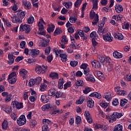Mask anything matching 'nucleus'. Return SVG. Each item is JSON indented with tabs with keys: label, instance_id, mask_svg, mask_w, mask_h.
<instances>
[{
	"label": "nucleus",
	"instance_id": "nucleus-1",
	"mask_svg": "<svg viewBox=\"0 0 131 131\" xmlns=\"http://www.w3.org/2000/svg\"><path fill=\"white\" fill-rule=\"evenodd\" d=\"M56 106H51V104L48 103L46 104L45 105H43L42 106V111H47V110H51V111H53V114H57V113H59L60 112L59 110H55L56 109Z\"/></svg>",
	"mask_w": 131,
	"mask_h": 131
},
{
	"label": "nucleus",
	"instance_id": "nucleus-2",
	"mask_svg": "<svg viewBox=\"0 0 131 131\" xmlns=\"http://www.w3.org/2000/svg\"><path fill=\"white\" fill-rule=\"evenodd\" d=\"M90 16L91 20L94 18L93 21H92L93 25H96L99 22V15L98 14H96L95 11H91L90 12Z\"/></svg>",
	"mask_w": 131,
	"mask_h": 131
},
{
	"label": "nucleus",
	"instance_id": "nucleus-3",
	"mask_svg": "<svg viewBox=\"0 0 131 131\" xmlns=\"http://www.w3.org/2000/svg\"><path fill=\"white\" fill-rule=\"evenodd\" d=\"M41 80L42 79L40 77H38L35 79H30L29 82V85L32 86V85H34V84H39Z\"/></svg>",
	"mask_w": 131,
	"mask_h": 131
},
{
	"label": "nucleus",
	"instance_id": "nucleus-4",
	"mask_svg": "<svg viewBox=\"0 0 131 131\" xmlns=\"http://www.w3.org/2000/svg\"><path fill=\"white\" fill-rule=\"evenodd\" d=\"M35 71L38 74H43L47 71V68L45 66H37L36 67Z\"/></svg>",
	"mask_w": 131,
	"mask_h": 131
},
{
	"label": "nucleus",
	"instance_id": "nucleus-5",
	"mask_svg": "<svg viewBox=\"0 0 131 131\" xmlns=\"http://www.w3.org/2000/svg\"><path fill=\"white\" fill-rule=\"evenodd\" d=\"M17 122L18 125H24V124L26 123V118H25V116L21 115L19 118L17 119Z\"/></svg>",
	"mask_w": 131,
	"mask_h": 131
},
{
	"label": "nucleus",
	"instance_id": "nucleus-6",
	"mask_svg": "<svg viewBox=\"0 0 131 131\" xmlns=\"http://www.w3.org/2000/svg\"><path fill=\"white\" fill-rule=\"evenodd\" d=\"M11 107H13L14 108L15 107L16 109H21L23 108V103H19L17 101H12Z\"/></svg>",
	"mask_w": 131,
	"mask_h": 131
},
{
	"label": "nucleus",
	"instance_id": "nucleus-7",
	"mask_svg": "<svg viewBox=\"0 0 131 131\" xmlns=\"http://www.w3.org/2000/svg\"><path fill=\"white\" fill-rule=\"evenodd\" d=\"M20 31H25L26 33L30 32V26L25 24L24 26L21 25L20 27Z\"/></svg>",
	"mask_w": 131,
	"mask_h": 131
},
{
	"label": "nucleus",
	"instance_id": "nucleus-8",
	"mask_svg": "<svg viewBox=\"0 0 131 131\" xmlns=\"http://www.w3.org/2000/svg\"><path fill=\"white\" fill-rule=\"evenodd\" d=\"M121 116H122V114L118 113H114L112 115H111L113 121H116V118H120Z\"/></svg>",
	"mask_w": 131,
	"mask_h": 131
},
{
	"label": "nucleus",
	"instance_id": "nucleus-9",
	"mask_svg": "<svg viewBox=\"0 0 131 131\" xmlns=\"http://www.w3.org/2000/svg\"><path fill=\"white\" fill-rule=\"evenodd\" d=\"M84 116L86 117V119L89 123H93V119H92V116H91V114L89 111H85Z\"/></svg>",
	"mask_w": 131,
	"mask_h": 131
},
{
	"label": "nucleus",
	"instance_id": "nucleus-10",
	"mask_svg": "<svg viewBox=\"0 0 131 131\" xmlns=\"http://www.w3.org/2000/svg\"><path fill=\"white\" fill-rule=\"evenodd\" d=\"M11 18L13 23H21V22L19 16L18 15H16V14L12 15L11 16Z\"/></svg>",
	"mask_w": 131,
	"mask_h": 131
},
{
	"label": "nucleus",
	"instance_id": "nucleus-11",
	"mask_svg": "<svg viewBox=\"0 0 131 131\" xmlns=\"http://www.w3.org/2000/svg\"><path fill=\"white\" fill-rule=\"evenodd\" d=\"M2 108L4 111H5V112L7 113L8 114L12 113V105L9 106V105L5 104L2 106Z\"/></svg>",
	"mask_w": 131,
	"mask_h": 131
},
{
	"label": "nucleus",
	"instance_id": "nucleus-12",
	"mask_svg": "<svg viewBox=\"0 0 131 131\" xmlns=\"http://www.w3.org/2000/svg\"><path fill=\"white\" fill-rule=\"evenodd\" d=\"M103 38L105 41H109V42H111L113 40V38L111 37V34L110 33L104 35L103 36Z\"/></svg>",
	"mask_w": 131,
	"mask_h": 131
},
{
	"label": "nucleus",
	"instance_id": "nucleus-13",
	"mask_svg": "<svg viewBox=\"0 0 131 131\" xmlns=\"http://www.w3.org/2000/svg\"><path fill=\"white\" fill-rule=\"evenodd\" d=\"M79 31V35L81 37L83 40H86L88 38V35L83 33V31L81 30H77Z\"/></svg>",
	"mask_w": 131,
	"mask_h": 131
},
{
	"label": "nucleus",
	"instance_id": "nucleus-14",
	"mask_svg": "<svg viewBox=\"0 0 131 131\" xmlns=\"http://www.w3.org/2000/svg\"><path fill=\"white\" fill-rule=\"evenodd\" d=\"M14 58H15V56H14V55H13V54H8L9 60L8 61V63L9 65H12V64L14 63V61H15V59Z\"/></svg>",
	"mask_w": 131,
	"mask_h": 131
},
{
	"label": "nucleus",
	"instance_id": "nucleus-15",
	"mask_svg": "<svg viewBox=\"0 0 131 131\" xmlns=\"http://www.w3.org/2000/svg\"><path fill=\"white\" fill-rule=\"evenodd\" d=\"M94 101L93 99L90 97L87 99V106L89 107V108H93L94 107Z\"/></svg>",
	"mask_w": 131,
	"mask_h": 131
},
{
	"label": "nucleus",
	"instance_id": "nucleus-16",
	"mask_svg": "<svg viewBox=\"0 0 131 131\" xmlns=\"http://www.w3.org/2000/svg\"><path fill=\"white\" fill-rule=\"evenodd\" d=\"M115 11L116 13H121V12H123V7L121 5H116L115 6Z\"/></svg>",
	"mask_w": 131,
	"mask_h": 131
},
{
	"label": "nucleus",
	"instance_id": "nucleus-17",
	"mask_svg": "<svg viewBox=\"0 0 131 131\" xmlns=\"http://www.w3.org/2000/svg\"><path fill=\"white\" fill-rule=\"evenodd\" d=\"M91 63L93 67H94V68H96V69L101 67V63L97 60H94Z\"/></svg>",
	"mask_w": 131,
	"mask_h": 131
},
{
	"label": "nucleus",
	"instance_id": "nucleus-18",
	"mask_svg": "<svg viewBox=\"0 0 131 131\" xmlns=\"http://www.w3.org/2000/svg\"><path fill=\"white\" fill-rule=\"evenodd\" d=\"M114 38L118 39L119 40H122L123 39V35L121 33H117L114 34Z\"/></svg>",
	"mask_w": 131,
	"mask_h": 131
},
{
	"label": "nucleus",
	"instance_id": "nucleus-19",
	"mask_svg": "<svg viewBox=\"0 0 131 131\" xmlns=\"http://www.w3.org/2000/svg\"><path fill=\"white\" fill-rule=\"evenodd\" d=\"M31 55L33 58H35V57L39 55V50L37 49H32L31 50Z\"/></svg>",
	"mask_w": 131,
	"mask_h": 131
},
{
	"label": "nucleus",
	"instance_id": "nucleus-20",
	"mask_svg": "<svg viewBox=\"0 0 131 131\" xmlns=\"http://www.w3.org/2000/svg\"><path fill=\"white\" fill-rule=\"evenodd\" d=\"M23 5H24L25 9H28V10L31 9V4L29 2L23 1Z\"/></svg>",
	"mask_w": 131,
	"mask_h": 131
},
{
	"label": "nucleus",
	"instance_id": "nucleus-21",
	"mask_svg": "<svg viewBox=\"0 0 131 131\" xmlns=\"http://www.w3.org/2000/svg\"><path fill=\"white\" fill-rule=\"evenodd\" d=\"M86 80L87 81H90L91 82H95L96 79L94 78V76L92 75H88Z\"/></svg>",
	"mask_w": 131,
	"mask_h": 131
},
{
	"label": "nucleus",
	"instance_id": "nucleus-22",
	"mask_svg": "<svg viewBox=\"0 0 131 131\" xmlns=\"http://www.w3.org/2000/svg\"><path fill=\"white\" fill-rule=\"evenodd\" d=\"M113 56L115 58H116L117 59H121L123 56L122 54L117 51H115L113 53Z\"/></svg>",
	"mask_w": 131,
	"mask_h": 131
},
{
	"label": "nucleus",
	"instance_id": "nucleus-23",
	"mask_svg": "<svg viewBox=\"0 0 131 131\" xmlns=\"http://www.w3.org/2000/svg\"><path fill=\"white\" fill-rule=\"evenodd\" d=\"M39 38H40V39H42L43 41L42 42V43L41 44L42 47H48V46L49 45V42H50V39L47 40V41H46V40H45V39H43V38H41L40 37H38Z\"/></svg>",
	"mask_w": 131,
	"mask_h": 131
},
{
	"label": "nucleus",
	"instance_id": "nucleus-24",
	"mask_svg": "<svg viewBox=\"0 0 131 131\" xmlns=\"http://www.w3.org/2000/svg\"><path fill=\"white\" fill-rule=\"evenodd\" d=\"M98 34H104V33H106V29H104L102 27H100V25H98V29L97 31Z\"/></svg>",
	"mask_w": 131,
	"mask_h": 131
},
{
	"label": "nucleus",
	"instance_id": "nucleus-25",
	"mask_svg": "<svg viewBox=\"0 0 131 131\" xmlns=\"http://www.w3.org/2000/svg\"><path fill=\"white\" fill-rule=\"evenodd\" d=\"M25 15H26V12L25 11H23L19 13H17V16L19 18L20 20H21V22H22V20H23L24 17H25Z\"/></svg>",
	"mask_w": 131,
	"mask_h": 131
},
{
	"label": "nucleus",
	"instance_id": "nucleus-26",
	"mask_svg": "<svg viewBox=\"0 0 131 131\" xmlns=\"http://www.w3.org/2000/svg\"><path fill=\"white\" fill-rule=\"evenodd\" d=\"M49 77L53 79H58L59 75L57 73H51L49 75Z\"/></svg>",
	"mask_w": 131,
	"mask_h": 131
},
{
	"label": "nucleus",
	"instance_id": "nucleus-27",
	"mask_svg": "<svg viewBox=\"0 0 131 131\" xmlns=\"http://www.w3.org/2000/svg\"><path fill=\"white\" fill-rule=\"evenodd\" d=\"M89 97H95L97 99H101V98L102 97V96H101V94L97 92L91 93V95H89Z\"/></svg>",
	"mask_w": 131,
	"mask_h": 131
},
{
	"label": "nucleus",
	"instance_id": "nucleus-28",
	"mask_svg": "<svg viewBox=\"0 0 131 131\" xmlns=\"http://www.w3.org/2000/svg\"><path fill=\"white\" fill-rule=\"evenodd\" d=\"M103 97L108 101L112 99V97H111V93L110 92L104 94Z\"/></svg>",
	"mask_w": 131,
	"mask_h": 131
},
{
	"label": "nucleus",
	"instance_id": "nucleus-29",
	"mask_svg": "<svg viewBox=\"0 0 131 131\" xmlns=\"http://www.w3.org/2000/svg\"><path fill=\"white\" fill-rule=\"evenodd\" d=\"M56 93H57V90L55 89H50L48 91V96H49V97H52V96L55 95Z\"/></svg>",
	"mask_w": 131,
	"mask_h": 131
},
{
	"label": "nucleus",
	"instance_id": "nucleus-30",
	"mask_svg": "<svg viewBox=\"0 0 131 131\" xmlns=\"http://www.w3.org/2000/svg\"><path fill=\"white\" fill-rule=\"evenodd\" d=\"M114 131H122V125L120 124L116 125L114 128Z\"/></svg>",
	"mask_w": 131,
	"mask_h": 131
},
{
	"label": "nucleus",
	"instance_id": "nucleus-31",
	"mask_svg": "<svg viewBox=\"0 0 131 131\" xmlns=\"http://www.w3.org/2000/svg\"><path fill=\"white\" fill-rule=\"evenodd\" d=\"M8 121L6 120H4V121L2 123L3 129H7V128H8Z\"/></svg>",
	"mask_w": 131,
	"mask_h": 131
},
{
	"label": "nucleus",
	"instance_id": "nucleus-32",
	"mask_svg": "<svg viewBox=\"0 0 131 131\" xmlns=\"http://www.w3.org/2000/svg\"><path fill=\"white\" fill-rule=\"evenodd\" d=\"M63 84H64V79H60L58 81V88L60 90L63 89Z\"/></svg>",
	"mask_w": 131,
	"mask_h": 131
},
{
	"label": "nucleus",
	"instance_id": "nucleus-33",
	"mask_svg": "<svg viewBox=\"0 0 131 131\" xmlns=\"http://www.w3.org/2000/svg\"><path fill=\"white\" fill-rule=\"evenodd\" d=\"M59 57L61 58L62 62H66V61H67V55L60 54Z\"/></svg>",
	"mask_w": 131,
	"mask_h": 131
},
{
	"label": "nucleus",
	"instance_id": "nucleus-34",
	"mask_svg": "<svg viewBox=\"0 0 131 131\" xmlns=\"http://www.w3.org/2000/svg\"><path fill=\"white\" fill-rule=\"evenodd\" d=\"M90 36L91 38H94V39L98 38V36H97V32L96 31H93L91 33Z\"/></svg>",
	"mask_w": 131,
	"mask_h": 131
},
{
	"label": "nucleus",
	"instance_id": "nucleus-35",
	"mask_svg": "<svg viewBox=\"0 0 131 131\" xmlns=\"http://www.w3.org/2000/svg\"><path fill=\"white\" fill-rule=\"evenodd\" d=\"M8 80L11 84H14V83L17 81V79L15 78H8Z\"/></svg>",
	"mask_w": 131,
	"mask_h": 131
},
{
	"label": "nucleus",
	"instance_id": "nucleus-36",
	"mask_svg": "<svg viewBox=\"0 0 131 131\" xmlns=\"http://www.w3.org/2000/svg\"><path fill=\"white\" fill-rule=\"evenodd\" d=\"M42 121H43V124L46 125H48V124H49V125L52 124V122L51 121V120L49 119H43Z\"/></svg>",
	"mask_w": 131,
	"mask_h": 131
},
{
	"label": "nucleus",
	"instance_id": "nucleus-37",
	"mask_svg": "<svg viewBox=\"0 0 131 131\" xmlns=\"http://www.w3.org/2000/svg\"><path fill=\"white\" fill-rule=\"evenodd\" d=\"M108 105H109L108 103L105 102V101H103L100 103V106L104 108V109L108 107Z\"/></svg>",
	"mask_w": 131,
	"mask_h": 131
},
{
	"label": "nucleus",
	"instance_id": "nucleus-38",
	"mask_svg": "<svg viewBox=\"0 0 131 131\" xmlns=\"http://www.w3.org/2000/svg\"><path fill=\"white\" fill-rule=\"evenodd\" d=\"M122 17V15H114L113 16V19H115L116 21H120V20H121Z\"/></svg>",
	"mask_w": 131,
	"mask_h": 131
},
{
	"label": "nucleus",
	"instance_id": "nucleus-39",
	"mask_svg": "<svg viewBox=\"0 0 131 131\" xmlns=\"http://www.w3.org/2000/svg\"><path fill=\"white\" fill-rule=\"evenodd\" d=\"M93 9L97 10L98 9V0H94L93 2Z\"/></svg>",
	"mask_w": 131,
	"mask_h": 131
},
{
	"label": "nucleus",
	"instance_id": "nucleus-40",
	"mask_svg": "<svg viewBox=\"0 0 131 131\" xmlns=\"http://www.w3.org/2000/svg\"><path fill=\"white\" fill-rule=\"evenodd\" d=\"M103 75H103V73L101 72L100 71L97 72V76L100 79H101V80H104L105 78L104 77H103Z\"/></svg>",
	"mask_w": 131,
	"mask_h": 131
},
{
	"label": "nucleus",
	"instance_id": "nucleus-41",
	"mask_svg": "<svg viewBox=\"0 0 131 131\" xmlns=\"http://www.w3.org/2000/svg\"><path fill=\"white\" fill-rule=\"evenodd\" d=\"M84 101V98L82 97H80V98L76 101V104H78V105H81V104H82V103H83Z\"/></svg>",
	"mask_w": 131,
	"mask_h": 131
},
{
	"label": "nucleus",
	"instance_id": "nucleus-42",
	"mask_svg": "<svg viewBox=\"0 0 131 131\" xmlns=\"http://www.w3.org/2000/svg\"><path fill=\"white\" fill-rule=\"evenodd\" d=\"M92 89L89 88V87H85L84 88V90H83V93L85 94V95H88L90 92H91Z\"/></svg>",
	"mask_w": 131,
	"mask_h": 131
},
{
	"label": "nucleus",
	"instance_id": "nucleus-43",
	"mask_svg": "<svg viewBox=\"0 0 131 131\" xmlns=\"http://www.w3.org/2000/svg\"><path fill=\"white\" fill-rule=\"evenodd\" d=\"M11 98H12L11 94H9L8 95H7L6 96V98L5 99V103H9V102H10V101H11Z\"/></svg>",
	"mask_w": 131,
	"mask_h": 131
},
{
	"label": "nucleus",
	"instance_id": "nucleus-44",
	"mask_svg": "<svg viewBox=\"0 0 131 131\" xmlns=\"http://www.w3.org/2000/svg\"><path fill=\"white\" fill-rule=\"evenodd\" d=\"M126 103H127V99H121L120 101V105L121 106V107H123V106L125 105Z\"/></svg>",
	"mask_w": 131,
	"mask_h": 131
},
{
	"label": "nucleus",
	"instance_id": "nucleus-45",
	"mask_svg": "<svg viewBox=\"0 0 131 131\" xmlns=\"http://www.w3.org/2000/svg\"><path fill=\"white\" fill-rule=\"evenodd\" d=\"M36 123H37V122L35 121V120H31L30 125L31 127H34L35 125H36Z\"/></svg>",
	"mask_w": 131,
	"mask_h": 131
},
{
	"label": "nucleus",
	"instance_id": "nucleus-46",
	"mask_svg": "<svg viewBox=\"0 0 131 131\" xmlns=\"http://www.w3.org/2000/svg\"><path fill=\"white\" fill-rule=\"evenodd\" d=\"M33 21H34V17L32 16V15H30L28 20V23L29 24H32L33 23Z\"/></svg>",
	"mask_w": 131,
	"mask_h": 131
},
{
	"label": "nucleus",
	"instance_id": "nucleus-47",
	"mask_svg": "<svg viewBox=\"0 0 131 131\" xmlns=\"http://www.w3.org/2000/svg\"><path fill=\"white\" fill-rule=\"evenodd\" d=\"M77 18L75 16H72L70 17V22L71 23H75Z\"/></svg>",
	"mask_w": 131,
	"mask_h": 131
},
{
	"label": "nucleus",
	"instance_id": "nucleus-48",
	"mask_svg": "<svg viewBox=\"0 0 131 131\" xmlns=\"http://www.w3.org/2000/svg\"><path fill=\"white\" fill-rule=\"evenodd\" d=\"M76 124H80L81 123V117L79 116L76 117Z\"/></svg>",
	"mask_w": 131,
	"mask_h": 131
},
{
	"label": "nucleus",
	"instance_id": "nucleus-49",
	"mask_svg": "<svg viewBox=\"0 0 131 131\" xmlns=\"http://www.w3.org/2000/svg\"><path fill=\"white\" fill-rule=\"evenodd\" d=\"M82 3V0H77L75 3V8H78V6H80Z\"/></svg>",
	"mask_w": 131,
	"mask_h": 131
},
{
	"label": "nucleus",
	"instance_id": "nucleus-50",
	"mask_svg": "<svg viewBox=\"0 0 131 131\" xmlns=\"http://www.w3.org/2000/svg\"><path fill=\"white\" fill-rule=\"evenodd\" d=\"M61 42H63L64 45H66L67 42H68V39L66 38V36L63 35L62 36V39H61Z\"/></svg>",
	"mask_w": 131,
	"mask_h": 131
},
{
	"label": "nucleus",
	"instance_id": "nucleus-51",
	"mask_svg": "<svg viewBox=\"0 0 131 131\" xmlns=\"http://www.w3.org/2000/svg\"><path fill=\"white\" fill-rule=\"evenodd\" d=\"M76 85L77 86H82L83 85V81L82 80H79L76 82Z\"/></svg>",
	"mask_w": 131,
	"mask_h": 131
},
{
	"label": "nucleus",
	"instance_id": "nucleus-52",
	"mask_svg": "<svg viewBox=\"0 0 131 131\" xmlns=\"http://www.w3.org/2000/svg\"><path fill=\"white\" fill-rule=\"evenodd\" d=\"M70 64L72 67H76V66H77V64H78V62L76 61H71Z\"/></svg>",
	"mask_w": 131,
	"mask_h": 131
},
{
	"label": "nucleus",
	"instance_id": "nucleus-53",
	"mask_svg": "<svg viewBox=\"0 0 131 131\" xmlns=\"http://www.w3.org/2000/svg\"><path fill=\"white\" fill-rule=\"evenodd\" d=\"M54 27H55V26H54V25L52 24L50 26H49L48 29H47L48 32H49V33L52 32V31H53L54 30Z\"/></svg>",
	"mask_w": 131,
	"mask_h": 131
},
{
	"label": "nucleus",
	"instance_id": "nucleus-54",
	"mask_svg": "<svg viewBox=\"0 0 131 131\" xmlns=\"http://www.w3.org/2000/svg\"><path fill=\"white\" fill-rule=\"evenodd\" d=\"M71 6H72V2H71L64 3V6L67 9H69V7H71Z\"/></svg>",
	"mask_w": 131,
	"mask_h": 131
},
{
	"label": "nucleus",
	"instance_id": "nucleus-55",
	"mask_svg": "<svg viewBox=\"0 0 131 131\" xmlns=\"http://www.w3.org/2000/svg\"><path fill=\"white\" fill-rule=\"evenodd\" d=\"M38 27H39V31L43 30L45 29V27H43V25H42V24H41L40 22H38Z\"/></svg>",
	"mask_w": 131,
	"mask_h": 131
},
{
	"label": "nucleus",
	"instance_id": "nucleus-56",
	"mask_svg": "<svg viewBox=\"0 0 131 131\" xmlns=\"http://www.w3.org/2000/svg\"><path fill=\"white\" fill-rule=\"evenodd\" d=\"M71 85V83L70 82H67L66 84H64V90H67L68 88H70Z\"/></svg>",
	"mask_w": 131,
	"mask_h": 131
},
{
	"label": "nucleus",
	"instance_id": "nucleus-57",
	"mask_svg": "<svg viewBox=\"0 0 131 131\" xmlns=\"http://www.w3.org/2000/svg\"><path fill=\"white\" fill-rule=\"evenodd\" d=\"M98 58L101 63H104L105 62V57L103 55H100Z\"/></svg>",
	"mask_w": 131,
	"mask_h": 131
},
{
	"label": "nucleus",
	"instance_id": "nucleus-58",
	"mask_svg": "<svg viewBox=\"0 0 131 131\" xmlns=\"http://www.w3.org/2000/svg\"><path fill=\"white\" fill-rule=\"evenodd\" d=\"M47 61L49 62V63H50V62H52L53 61V55H50L47 57Z\"/></svg>",
	"mask_w": 131,
	"mask_h": 131
},
{
	"label": "nucleus",
	"instance_id": "nucleus-59",
	"mask_svg": "<svg viewBox=\"0 0 131 131\" xmlns=\"http://www.w3.org/2000/svg\"><path fill=\"white\" fill-rule=\"evenodd\" d=\"M60 33H61V30L59 29H56L54 32V35L56 36V35H58V34H60Z\"/></svg>",
	"mask_w": 131,
	"mask_h": 131
},
{
	"label": "nucleus",
	"instance_id": "nucleus-60",
	"mask_svg": "<svg viewBox=\"0 0 131 131\" xmlns=\"http://www.w3.org/2000/svg\"><path fill=\"white\" fill-rule=\"evenodd\" d=\"M126 91L120 90V92H118V95H122L123 96H126Z\"/></svg>",
	"mask_w": 131,
	"mask_h": 131
},
{
	"label": "nucleus",
	"instance_id": "nucleus-61",
	"mask_svg": "<svg viewBox=\"0 0 131 131\" xmlns=\"http://www.w3.org/2000/svg\"><path fill=\"white\" fill-rule=\"evenodd\" d=\"M45 55L48 56V55H49V54H50L51 52V47L47 48L46 49H45Z\"/></svg>",
	"mask_w": 131,
	"mask_h": 131
},
{
	"label": "nucleus",
	"instance_id": "nucleus-62",
	"mask_svg": "<svg viewBox=\"0 0 131 131\" xmlns=\"http://www.w3.org/2000/svg\"><path fill=\"white\" fill-rule=\"evenodd\" d=\"M75 29V28H74L72 27H71L68 29V32H69V33H73V32H74Z\"/></svg>",
	"mask_w": 131,
	"mask_h": 131
},
{
	"label": "nucleus",
	"instance_id": "nucleus-63",
	"mask_svg": "<svg viewBox=\"0 0 131 131\" xmlns=\"http://www.w3.org/2000/svg\"><path fill=\"white\" fill-rule=\"evenodd\" d=\"M11 117L14 121L17 120V115H16L15 113L11 114Z\"/></svg>",
	"mask_w": 131,
	"mask_h": 131
},
{
	"label": "nucleus",
	"instance_id": "nucleus-64",
	"mask_svg": "<svg viewBox=\"0 0 131 131\" xmlns=\"http://www.w3.org/2000/svg\"><path fill=\"white\" fill-rule=\"evenodd\" d=\"M42 131H49V127L48 126V125H44L42 127Z\"/></svg>",
	"mask_w": 131,
	"mask_h": 131
}]
</instances>
